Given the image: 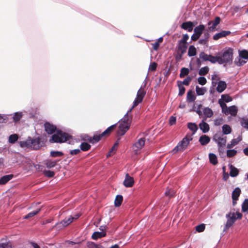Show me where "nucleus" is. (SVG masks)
Returning a JSON list of instances; mask_svg holds the SVG:
<instances>
[{
    "label": "nucleus",
    "mask_w": 248,
    "mask_h": 248,
    "mask_svg": "<svg viewBox=\"0 0 248 248\" xmlns=\"http://www.w3.org/2000/svg\"><path fill=\"white\" fill-rule=\"evenodd\" d=\"M129 112L128 111L119 121V129L117 133L120 136L124 135L130 127L131 117L128 115Z\"/></svg>",
    "instance_id": "obj_1"
},
{
    "label": "nucleus",
    "mask_w": 248,
    "mask_h": 248,
    "mask_svg": "<svg viewBox=\"0 0 248 248\" xmlns=\"http://www.w3.org/2000/svg\"><path fill=\"white\" fill-rule=\"evenodd\" d=\"M233 49L226 47L222 51V54L219 56V64L230 63L233 59Z\"/></svg>",
    "instance_id": "obj_2"
},
{
    "label": "nucleus",
    "mask_w": 248,
    "mask_h": 248,
    "mask_svg": "<svg viewBox=\"0 0 248 248\" xmlns=\"http://www.w3.org/2000/svg\"><path fill=\"white\" fill-rule=\"evenodd\" d=\"M192 140V137L191 135H186L172 150V153L176 154L178 152L184 151L187 148L189 142Z\"/></svg>",
    "instance_id": "obj_3"
},
{
    "label": "nucleus",
    "mask_w": 248,
    "mask_h": 248,
    "mask_svg": "<svg viewBox=\"0 0 248 248\" xmlns=\"http://www.w3.org/2000/svg\"><path fill=\"white\" fill-rule=\"evenodd\" d=\"M227 218L224 230L229 229L235 222L236 219H241L242 214L240 212H230L226 215Z\"/></svg>",
    "instance_id": "obj_4"
},
{
    "label": "nucleus",
    "mask_w": 248,
    "mask_h": 248,
    "mask_svg": "<svg viewBox=\"0 0 248 248\" xmlns=\"http://www.w3.org/2000/svg\"><path fill=\"white\" fill-rule=\"evenodd\" d=\"M70 137L66 133L58 131L56 134L53 135L49 141L51 143H62L66 141Z\"/></svg>",
    "instance_id": "obj_5"
},
{
    "label": "nucleus",
    "mask_w": 248,
    "mask_h": 248,
    "mask_svg": "<svg viewBox=\"0 0 248 248\" xmlns=\"http://www.w3.org/2000/svg\"><path fill=\"white\" fill-rule=\"evenodd\" d=\"M213 140L217 144L218 151H223L226 143V137H223L219 134H216L214 136Z\"/></svg>",
    "instance_id": "obj_6"
},
{
    "label": "nucleus",
    "mask_w": 248,
    "mask_h": 248,
    "mask_svg": "<svg viewBox=\"0 0 248 248\" xmlns=\"http://www.w3.org/2000/svg\"><path fill=\"white\" fill-rule=\"evenodd\" d=\"M146 94V92L141 87L140 89L138 90L136 97L134 101L133 105L132 107L128 110V112H131L132 109L138 105V104L141 103L145 96Z\"/></svg>",
    "instance_id": "obj_7"
},
{
    "label": "nucleus",
    "mask_w": 248,
    "mask_h": 248,
    "mask_svg": "<svg viewBox=\"0 0 248 248\" xmlns=\"http://www.w3.org/2000/svg\"><path fill=\"white\" fill-rule=\"evenodd\" d=\"M145 138H140L137 140L132 146V149L135 154H139L140 153L141 149L145 145Z\"/></svg>",
    "instance_id": "obj_8"
},
{
    "label": "nucleus",
    "mask_w": 248,
    "mask_h": 248,
    "mask_svg": "<svg viewBox=\"0 0 248 248\" xmlns=\"http://www.w3.org/2000/svg\"><path fill=\"white\" fill-rule=\"evenodd\" d=\"M73 220V217H69L68 218H65L60 222L57 223L56 226L58 229L61 230L67 226L71 223H72Z\"/></svg>",
    "instance_id": "obj_9"
},
{
    "label": "nucleus",
    "mask_w": 248,
    "mask_h": 248,
    "mask_svg": "<svg viewBox=\"0 0 248 248\" xmlns=\"http://www.w3.org/2000/svg\"><path fill=\"white\" fill-rule=\"evenodd\" d=\"M220 21V17L217 16L214 21L209 22L208 23L209 30L212 31H215L216 26L219 23Z\"/></svg>",
    "instance_id": "obj_10"
},
{
    "label": "nucleus",
    "mask_w": 248,
    "mask_h": 248,
    "mask_svg": "<svg viewBox=\"0 0 248 248\" xmlns=\"http://www.w3.org/2000/svg\"><path fill=\"white\" fill-rule=\"evenodd\" d=\"M134 183L133 178L126 174L124 181V185L125 187H130L133 186Z\"/></svg>",
    "instance_id": "obj_11"
},
{
    "label": "nucleus",
    "mask_w": 248,
    "mask_h": 248,
    "mask_svg": "<svg viewBox=\"0 0 248 248\" xmlns=\"http://www.w3.org/2000/svg\"><path fill=\"white\" fill-rule=\"evenodd\" d=\"M226 110V115L230 114L232 116H235L238 112V108L236 106L233 105L228 107Z\"/></svg>",
    "instance_id": "obj_12"
},
{
    "label": "nucleus",
    "mask_w": 248,
    "mask_h": 248,
    "mask_svg": "<svg viewBox=\"0 0 248 248\" xmlns=\"http://www.w3.org/2000/svg\"><path fill=\"white\" fill-rule=\"evenodd\" d=\"M194 26V25L191 21L184 22L181 25V28L185 30H187L188 32L192 31Z\"/></svg>",
    "instance_id": "obj_13"
},
{
    "label": "nucleus",
    "mask_w": 248,
    "mask_h": 248,
    "mask_svg": "<svg viewBox=\"0 0 248 248\" xmlns=\"http://www.w3.org/2000/svg\"><path fill=\"white\" fill-rule=\"evenodd\" d=\"M231 33L230 31H223L219 33L215 34L213 36V39L215 40H217L218 39L225 37Z\"/></svg>",
    "instance_id": "obj_14"
},
{
    "label": "nucleus",
    "mask_w": 248,
    "mask_h": 248,
    "mask_svg": "<svg viewBox=\"0 0 248 248\" xmlns=\"http://www.w3.org/2000/svg\"><path fill=\"white\" fill-rule=\"evenodd\" d=\"M31 148L37 150L40 147V140L38 138L31 139Z\"/></svg>",
    "instance_id": "obj_15"
},
{
    "label": "nucleus",
    "mask_w": 248,
    "mask_h": 248,
    "mask_svg": "<svg viewBox=\"0 0 248 248\" xmlns=\"http://www.w3.org/2000/svg\"><path fill=\"white\" fill-rule=\"evenodd\" d=\"M242 140V138L239 136L236 139H232L230 143H228L227 145V148L228 149H232L234 146L238 144Z\"/></svg>",
    "instance_id": "obj_16"
},
{
    "label": "nucleus",
    "mask_w": 248,
    "mask_h": 248,
    "mask_svg": "<svg viewBox=\"0 0 248 248\" xmlns=\"http://www.w3.org/2000/svg\"><path fill=\"white\" fill-rule=\"evenodd\" d=\"M45 130L48 134L53 133L56 130V126L50 124L49 123H46L45 124Z\"/></svg>",
    "instance_id": "obj_17"
},
{
    "label": "nucleus",
    "mask_w": 248,
    "mask_h": 248,
    "mask_svg": "<svg viewBox=\"0 0 248 248\" xmlns=\"http://www.w3.org/2000/svg\"><path fill=\"white\" fill-rule=\"evenodd\" d=\"M187 48V44L181 43L179 42L178 50L179 52H180V58H181L182 55L186 52Z\"/></svg>",
    "instance_id": "obj_18"
},
{
    "label": "nucleus",
    "mask_w": 248,
    "mask_h": 248,
    "mask_svg": "<svg viewBox=\"0 0 248 248\" xmlns=\"http://www.w3.org/2000/svg\"><path fill=\"white\" fill-rule=\"evenodd\" d=\"M227 87V84L225 81H219L217 83V91L219 93L223 92Z\"/></svg>",
    "instance_id": "obj_19"
},
{
    "label": "nucleus",
    "mask_w": 248,
    "mask_h": 248,
    "mask_svg": "<svg viewBox=\"0 0 248 248\" xmlns=\"http://www.w3.org/2000/svg\"><path fill=\"white\" fill-rule=\"evenodd\" d=\"M241 193V190L239 188L236 187L232 193V199L233 200V204H234L235 203V201L238 199L239 196H240Z\"/></svg>",
    "instance_id": "obj_20"
},
{
    "label": "nucleus",
    "mask_w": 248,
    "mask_h": 248,
    "mask_svg": "<svg viewBox=\"0 0 248 248\" xmlns=\"http://www.w3.org/2000/svg\"><path fill=\"white\" fill-rule=\"evenodd\" d=\"M106 235V232L105 231L95 232L92 234V238L93 240H97V239L104 237Z\"/></svg>",
    "instance_id": "obj_21"
},
{
    "label": "nucleus",
    "mask_w": 248,
    "mask_h": 248,
    "mask_svg": "<svg viewBox=\"0 0 248 248\" xmlns=\"http://www.w3.org/2000/svg\"><path fill=\"white\" fill-rule=\"evenodd\" d=\"M199 141L202 145H205L210 142V138L206 135H203L200 137Z\"/></svg>",
    "instance_id": "obj_22"
},
{
    "label": "nucleus",
    "mask_w": 248,
    "mask_h": 248,
    "mask_svg": "<svg viewBox=\"0 0 248 248\" xmlns=\"http://www.w3.org/2000/svg\"><path fill=\"white\" fill-rule=\"evenodd\" d=\"M199 127L201 130L203 132V133H207L209 131L210 127L209 124L205 122L204 121H202L199 124Z\"/></svg>",
    "instance_id": "obj_23"
},
{
    "label": "nucleus",
    "mask_w": 248,
    "mask_h": 248,
    "mask_svg": "<svg viewBox=\"0 0 248 248\" xmlns=\"http://www.w3.org/2000/svg\"><path fill=\"white\" fill-rule=\"evenodd\" d=\"M13 175L9 174L4 175L0 179V185H4L12 179Z\"/></svg>",
    "instance_id": "obj_24"
},
{
    "label": "nucleus",
    "mask_w": 248,
    "mask_h": 248,
    "mask_svg": "<svg viewBox=\"0 0 248 248\" xmlns=\"http://www.w3.org/2000/svg\"><path fill=\"white\" fill-rule=\"evenodd\" d=\"M234 62L237 66H241L244 65L247 62V61L242 58H240L238 55V56L235 58Z\"/></svg>",
    "instance_id": "obj_25"
},
{
    "label": "nucleus",
    "mask_w": 248,
    "mask_h": 248,
    "mask_svg": "<svg viewBox=\"0 0 248 248\" xmlns=\"http://www.w3.org/2000/svg\"><path fill=\"white\" fill-rule=\"evenodd\" d=\"M204 28L205 27L203 25H200L199 26L195 28L194 29V32L195 34L200 36L202 33Z\"/></svg>",
    "instance_id": "obj_26"
},
{
    "label": "nucleus",
    "mask_w": 248,
    "mask_h": 248,
    "mask_svg": "<svg viewBox=\"0 0 248 248\" xmlns=\"http://www.w3.org/2000/svg\"><path fill=\"white\" fill-rule=\"evenodd\" d=\"M230 175L231 177H234L238 175L239 171L236 168L231 165L230 166Z\"/></svg>",
    "instance_id": "obj_27"
},
{
    "label": "nucleus",
    "mask_w": 248,
    "mask_h": 248,
    "mask_svg": "<svg viewBox=\"0 0 248 248\" xmlns=\"http://www.w3.org/2000/svg\"><path fill=\"white\" fill-rule=\"evenodd\" d=\"M203 113L206 118H211L213 115L212 110L208 107L205 108L203 109Z\"/></svg>",
    "instance_id": "obj_28"
},
{
    "label": "nucleus",
    "mask_w": 248,
    "mask_h": 248,
    "mask_svg": "<svg viewBox=\"0 0 248 248\" xmlns=\"http://www.w3.org/2000/svg\"><path fill=\"white\" fill-rule=\"evenodd\" d=\"M238 55L244 60H248V51L245 49L238 51Z\"/></svg>",
    "instance_id": "obj_29"
},
{
    "label": "nucleus",
    "mask_w": 248,
    "mask_h": 248,
    "mask_svg": "<svg viewBox=\"0 0 248 248\" xmlns=\"http://www.w3.org/2000/svg\"><path fill=\"white\" fill-rule=\"evenodd\" d=\"M31 138L29 139L28 140L26 141H22L20 142V145L21 147L23 148H31Z\"/></svg>",
    "instance_id": "obj_30"
},
{
    "label": "nucleus",
    "mask_w": 248,
    "mask_h": 248,
    "mask_svg": "<svg viewBox=\"0 0 248 248\" xmlns=\"http://www.w3.org/2000/svg\"><path fill=\"white\" fill-rule=\"evenodd\" d=\"M196 99V96L194 92L190 91L187 93V100L190 102H194Z\"/></svg>",
    "instance_id": "obj_31"
},
{
    "label": "nucleus",
    "mask_w": 248,
    "mask_h": 248,
    "mask_svg": "<svg viewBox=\"0 0 248 248\" xmlns=\"http://www.w3.org/2000/svg\"><path fill=\"white\" fill-rule=\"evenodd\" d=\"M41 211V208H39L37 209L36 210L31 212L26 215L24 217V219H28L29 218L32 217L34 216L36 214H37Z\"/></svg>",
    "instance_id": "obj_32"
},
{
    "label": "nucleus",
    "mask_w": 248,
    "mask_h": 248,
    "mask_svg": "<svg viewBox=\"0 0 248 248\" xmlns=\"http://www.w3.org/2000/svg\"><path fill=\"white\" fill-rule=\"evenodd\" d=\"M196 92L198 95H203L206 92V89L204 87L200 88L197 86L196 87Z\"/></svg>",
    "instance_id": "obj_33"
},
{
    "label": "nucleus",
    "mask_w": 248,
    "mask_h": 248,
    "mask_svg": "<svg viewBox=\"0 0 248 248\" xmlns=\"http://www.w3.org/2000/svg\"><path fill=\"white\" fill-rule=\"evenodd\" d=\"M222 128L223 133L225 135L230 134L232 132L231 127L228 124L223 125Z\"/></svg>",
    "instance_id": "obj_34"
},
{
    "label": "nucleus",
    "mask_w": 248,
    "mask_h": 248,
    "mask_svg": "<svg viewBox=\"0 0 248 248\" xmlns=\"http://www.w3.org/2000/svg\"><path fill=\"white\" fill-rule=\"evenodd\" d=\"M209 158L210 162L213 165H216L217 163V157L215 154L213 153L209 154Z\"/></svg>",
    "instance_id": "obj_35"
},
{
    "label": "nucleus",
    "mask_w": 248,
    "mask_h": 248,
    "mask_svg": "<svg viewBox=\"0 0 248 248\" xmlns=\"http://www.w3.org/2000/svg\"><path fill=\"white\" fill-rule=\"evenodd\" d=\"M123 197L121 195H117L115 198L114 204L116 207H119L121 205L123 201Z\"/></svg>",
    "instance_id": "obj_36"
},
{
    "label": "nucleus",
    "mask_w": 248,
    "mask_h": 248,
    "mask_svg": "<svg viewBox=\"0 0 248 248\" xmlns=\"http://www.w3.org/2000/svg\"><path fill=\"white\" fill-rule=\"evenodd\" d=\"M196 49L194 46H190L189 47L188 51V55L189 57H192L196 55Z\"/></svg>",
    "instance_id": "obj_37"
},
{
    "label": "nucleus",
    "mask_w": 248,
    "mask_h": 248,
    "mask_svg": "<svg viewBox=\"0 0 248 248\" xmlns=\"http://www.w3.org/2000/svg\"><path fill=\"white\" fill-rule=\"evenodd\" d=\"M187 126L193 132V134H194L198 130V126L195 123H189L187 124Z\"/></svg>",
    "instance_id": "obj_38"
},
{
    "label": "nucleus",
    "mask_w": 248,
    "mask_h": 248,
    "mask_svg": "<svg viewBox=\"0 0 248 248\" xmlns=\"http://www.w3.org/2000/svg\"><path fill=\"white\" fill-rule=\"evenodd\" d=\"M219 56H214L211 55H209L208 61H209L213 63L217 62L219 64Z\"/></svg>",
    "instance_id": "obj_39"
},
{
    "label": "nucleus",
    "mask_w": 248,
    "mask_h": 248,
    "mask_svg": "<svg viewBox=\"0 0 248 248\" xmlns=\"http://www.w3.org/2000/svg\"><path fill=\"white\" fill-rule=\"evenodd\" d=\"M22 112H17L15 113L13 117L14 122L15 123L18 122L22 118Z\"/></svg>",
    "instance_id": "obj_40"
},
{
    "label": "nucleus",
    "mask_w": 248,
    "mask_h": 248,
    "mask_svg": "<svg viewBox=\"0 0 248 248\" xmlns=\"http://www.w3.org/2000/svg\"><path fill=\"white\" fill-rule=\"evenodd\" d=\"M218 103L220 105L221 108H222V112L225 114H226V110L228 107H227L225 102L223 101V100H222V99H219L218 100Z\"/></svg>",
    "instance_id": "obj_41"
},
{
    "label": "nucleus",
    "mask_w": 248,
    "mask_h": 248,
    "mask_svg": "<svg viewBox=\"0 0 248 248\" xmlns=\"http://www.w3.org/2000/svg\"><path fill=\"white\" fill-rule=\"evenodd\" d=\"M18 136L17 134L11 135L9 137L8 141L11 143H14L18 140Z\"/></svg>",
    "instance_id": "obj_42"
},
{
    "label": "nucleus",
    "mask_w": 248,
    "mask_h": 248,
    "mask_svg": "<svg viewBox=\"0 0 248 248\" xmlns=\"http://www.w3.org/2000/svg\"><path fill=\"white\" fill-rule=\"evenodd\" d=\"M209 70V69L207 66L202 67L200 69L199 74L201 76H204L208 72Z\"/></svg>",
    "instance_id": "obj_43"
},
{
    "label": "nucleus",
    "mask_w": 248,
    "mask_h": 248,
    "mask_svg": "<svg viewBox=\"0 0 248 248\" xmlns=\"http://www.w3.org/2000/svg\"><path fill=\"white\" fill-rule=\"evenodd\" d=\"M102 137V136H101V134L99 135H95L90 140V142L93 143L97 142L100 140Z\"/></svg>",
    "instance_id": "obj_44"
},
{
    "label": "nucleus",
    "mask_w": 248,
    "mask_h": 248,
    "mask_svg": "<svg viewBox=\"0 0 248 248\" xmlns=\"http://www.w3.org/2000/svg\"><path fill=\"white\" fill-rule=\"evenodd\" d=\"M116 124H115L112 125L111 126L108 127L106 130H105L101 134V136H104L109 133L110 132V131H111L116 127Z\"/></svg>",
    "instance_id": "obj_45"
},
{
    "label": "nucleus",
    "mask_w": 248,
    "mask_h": 248,
    "mask_svg": "<svg viewBox=\"0 0 248 248\" xmlns=\"http://www.w3.org/2000/svg\"><path fill=\"white\" fill-rule=\"evenodd\" d=\"M87 246L88 248H103L100 245L95 244L92 242H88L87 243Z\"/></svg>",
    "instance_id": "obj_46"
},
{
    "label": "nucleus",
    "mask_w": 248,
    "mask_h": 248,
    "mask_svg": "<svg viewBox=\"0 0 248 248\" xmlns=\"http://www.w3.org/2000/svg\"><path fill=\"white\" fill-rule=\"evenodd\" d=\"M189 73V70L187 68L183 67L181 69V73L180 74V77L181 78H184L185 76L187 75Z\"/></svg>",
    "instance_id": "obj_47"
},
{
    "label": "nucleus",
    "mask_w": 248,
    "mask_h": 248,
    "mask_svg": "<svg viewBox=\"0 0 248 248\" xmlns=\"http://www.w3.org/2000/svg\"><path fill=\"white\" fill-rule=\"evenodd\" d=\"M220 99H222L224 102H229L232 101V98L228 94H222Z\"/></svg>",
    "instance_id": "obj_48"
},
{
    "label": "nucleus",
    "mask_w": 248,
    "mask_h": 248,
    "mask_svg": "<svg viewBox=\"0 0 248 248\" xmlns=\"http://www.w3.org/2000/svg\"><path fill=\"white\" fill-rule=\"evenodd\" d=\"M90 148V145L86 142L82 143L80 145L81 150L84 151H88Z\"/></svg>",
    "instance_id": "obj_49"
},
{
    "label": "nucleus",
    "mask_w": 248,
    "mask_h": 248,
    "mask_svg": "<svg viewBox=\"0 0 248 248\" xmlns=\"http://www.w3.org/2000/svg\"><path fill=\"white\" fill-rule=\"evenodd\" d=\"M237 152V151L234 149L228 150L227 151V156L228 157H233L236 155Z\"/></svg>",
    "instance_id": "obj_50"
},
{
    "label": "nucleus",
    "mask_w": 248,
    "mask_h": 248,
    "mask_svg": "<svg viewBox=\"0 0 248 248\" xmlns=\"http://www.w3.org/2000/svg\"><path fill=\"white\" fill-rule=\"evenodd\" d=\"M242 210L245 212L248 211V199H245L242 204Z\"/></svg>",
    "instance_id": "obj_51"
},
{
    "label": "nucleus",
    "mask_w": 248,
    "mask_h": 248,
    "mask_svg": "<svg viewBox=\"0 0 248 248\" xmlns=\"http://www.w3.org/2000/svg\"><path fill=\"white\" fill-rule=\"evenodd\" d=\"M56 162L52 160H47L46 163V166L48 168H52L55 166Z\"/></svg>",
    "instance_id": "obj_52"
},
{
    "label": "nucleus",
    "mask_w": 248,
    "mask_h": 248,
    "mask_svg": "<svg viewBox=\"0 0 248 248\" xmlns=\"http://www.w3.org/2000/svg\"><path fill=\"white\" fill-rule=\"evenodd\" d=\"M241 125L248 129V119L242 118L241 121Z\"/></svg>",
    "instance_id": "obj_53"
},
{
    "label": "nucleus",
    "mask_w": 248,
    "mask_h": 248,
    "mask_svg": "<svg viewBox=\"0 0 248 248\" xmlns=\"http://www.w3.org/2000/svg\"><path fill=\"white\" fill-rule=\"evenodd\" d=\"M209 55H208L204 52H201L200 54V58L204 61H207L208 60Z\"/></svg>",
    "instance_id": "obj_54"
},
{
    "label": "nucleus",
    "mask_w": 248,
    "mask_h": 248,
    "mask_svg": "<svg viewBox=\"0 0 248 248\" xmlns=\"http://www.w3.org/2000/svg\"><path fill=\"white\" fill-rule=\"evenodd\" d=\"M198 83L202 85H204L206 83V79L203 77H200L198 78Z\"/></svg>",
    "instance_id": "obj_55"
},
{
    "label": "nucleus",
    "mask_w": 248,
    "mask_h": 248,
    "mask_svg": "<svg viewBox=\"0 0 248 248\" xmlns=\"http://www.w3.org/2000/svg\"><path fill=\"white\" fill-rule=\"evenodd\" d=\"M62 152L59 151H51L50 152V155L52 157L62 156Z\"/></svg>",
    "instance_id": "obj_56"
},
{
    "label": "nucleus",
    "mask_w": 248,
    "mask_h": 248,
    "mask_svg": "<svg viewBox=\"0 0 248 248\" xmlns=\"http://www.w3.org/2000/svg\"><path fill=\"white\" fill-rule=\"evenodd\" d=\"M223 123V120L222 118H217L214 120V124L215 125L218 126Z\"/></svg>",
    "instance_id": "obj_57"
},
{
    "label": "nucleus",
    "mask_w": 248,
    "mask_h": 248,
    "mask_svg": "<svg viewBox=\"0 0 248 248\" xmlns=\"http://www.w3.org/2000/svg\"><path fill=\"white\" fill-rule=\"evenodd\" d=\"M189 38V36L187 34L183 35V38L179 42L187 44V41Z\"/></svg>",
    "instance_id": "obj_58"
},
{
    "label": "nucleus",
    "mask_w": 248,
    "mask_h": 248,
    "mask_svg": "<svg viewBox=\"0 0 248 248\" xmlns=\"http://www.w3.org/2000/svg\"><path fill=\"white\" fill-rule=\"evenodd\" d=\"M44 174L48 177H52L54 176L55 173L54 171L51 170H45Z\"/></svg>",
    "instance_id": "obj_59"
},
{
    "label": "nucleus",
    "mask_w": 248,
    "mask_h": 248,
    "mask_svg": "<svg viewBox=\"0 0 248 248\" xmlns=\"http://www.w3.org/2000/svg\"><path fill=\"white\" fill-rule=\"evenodd\" d=\"M204 229L205 226L204 224L199 225L196 228V231L198 232H202L204 230Z\"/></svg>",
    "instance_id": "obj_60"
},
{
    "label": "nucleus",
    "mask_w": 248,
    "mask_h": 248,
    "mask_svg": "<svg viewBox=\"0 0 248 248\" xmlns=\"http://www.w3.org/2000/svg\"><path fill=\"white\" fill-rule=\"evenodd\" d=\"M157 66L156 63L154 62L153 63H151L149 67V70L151 71H154L155 70Z\"/></svg>",
    "instance_id": "obj_61"
},
{
    "label": "nucleus",
    "mask_w": 248,
    "mask_h": 248,
    "mask_svg": "<svg viewBox=\"0 0 248 248\" xmlns=\"http://www.w3.org/2000/svg\"><path fill=\"white\" fill-rule=\"evenodd\" d=\"M202 107V105L201 104H200L198 106L197 108L194 110L199 115L200 117H202V111L201 110V107Z\"/></svg>",
    "instance_id": "obj_62"
},
{
    "label": "nucleus",
    "mask_w": 248,
    "mask_h": 248,
    "mask_svg": "<svg viewBox=\"0 0 248 248\" xmlns=\"http://www.w3.org/2000/svg\"><path fill=\"white\" fill-rule=\"evenodd\" d=\"M191 78L189 77H187L186 78L184 79V80L183 82V84L188 86L189 85L190 81H191Z\"/></svg>",
    "instance_id": "obj_63"
},
{
    "label": "nucleus",
    "mask_w": 248,
    "mask_h": 248,
    "mask_svg": "<svg viewBox=\"0 0 248 248\" xmlns=\"http://www.w3.org/2000/svg\"><path fill=\"white\" fill-rule=\"evenodd\" d=\"M0 248H12L11 245L8 243L0 244Z\"/></svg>",
    "instance_id": "obj_64"
}]
</instances>
